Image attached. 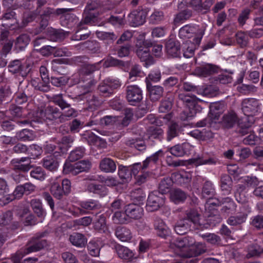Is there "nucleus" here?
Returning a JSON list of instances; mask_svg holds the SVG:
<instances>
[{"label":"nucleus","instance_id":"e433bc0d","mask_svg":"<svg viewBox=\"0 0 263 263\" xmlns=\"http://www.w3.org/2000/svg\"><path fill=\"white\" fill-rule=\"evenodd\" d=\"M191 162L196 166L201 165H212L216 162V160L214 158H209L205 159L203 157H198L191 159Z\"/></svg>","mask_w":263,"mask_h":263},{"label":"nucleus","instance_id":"c9c22d12","mask_svg":"<svg viewBox=\"0 0 263 263\" xmlns=\"http://www.w3.org/2000/svg\"><path fill=\"white\" fill-rule=\"evenodd\" d=\"M118 175L123 182H126L131 178V172L127 167L120 165L118 166Z\"/></svg>","mask_w":263,"mask_h":263},{"label":"nucleus","instance_id":"6e6d98bb","mask_svg":"<svg viewBox=\"0 0 263 263\" xmlns=\"http://www.w3.org/2000/svg\"><path fill=\"white\" fill-rule=\"evenodd\" d=\"M96 34L99 39L102 40H110L114 41L117 39V36L113 33L97 31Z\"/></svg>","mask_w":263,"mask_h":263},{"label":"nucleus","instance_id":"4be33fe9","mask_svg":"<svg viewBox=\"0 0 263 263\" xmlns=\"http://www.w3.org/2000/svg\"><path fill=\"white\" fill-rule=\"evenodd\" d=\"M43 164L44 167L51 171H56L59 166V162L53 155H50L43 159Z\"/></svg>","mask_w":263,"mask_h":263},{"label":"nucleus","instance_id":"7ed1b4c3","mask_svg":"<svg viewBox=\"0 0 263 263\" xmlns=\"http://www.w3.org/2000/svg\"><path fill=\"white\" fill-rule=\"evenodd\" d=\"M187 219H183L177 222L175 227V231L179 235L185 234L189 229V224L187 222L190 220L196 227L197 229L208 228L209 224L203 222V220L200 218V215L196 210H190L187 214Z\"/></svg>","mask_w":263,"mask_h":263},{"label":"nucleus","instance_id":"3c124183","mask_svg":"<svg viewBox=\"0 0 263 263\" xmlns=\"http://www.w3.org/2000/svg\"><path fill=\"white\" fill-rule=\"evenodd\" d=\"M138 57L143 61H147L150 58L149 51L147 47L139 48L137 50Z\"/></svg>","mask_w":263,"mask_h":263},{"label":"nucleus","instance_id":"a19ab883","mask_svg":"<svg viewBox=\"0 0 263 263\" xmlns=\"http://www.w3.org/2000/svg\"><path fill=\"white\" fill-rule=\"evenodd\" d=\"M163 19V12L159 10H155L149 16V21L151 24H156L160 23Z\"/></svg>","mask_w":263,"mask_h":263},{"label":"nucleus","instance_id":"ddd939ff","mask_svg":"<svg viewBox=\"0 0 263 263\" xmlns=\"http://www.w3.org/2000/svg\"><path fill=\"white\" fill-rule=\"evenodd\" d=\"M146 15L147 12L145 10H136L129 14V20L133 26L137 27L144 23Z\"/></svg>","mask_w":263,"mask_h":263},{"label":"nucleus","instance_id":"1a4fd4ad","mask_svg":"<svg viewBox=\"0 0 263 263\" xmlns=\"http://www.w3.org/2000/svg\"><path fill=\"white\" fill-rule=\"evenodd\" d=\"M202 33V37H203L204 32L200 29L198 26L186 25L180 29L179 32V36L181 39L183 40L193 38H196L199 33Z\"/></svg>","mask_w":263,"mask_h":263},{"label":"nucleus","instance_id":"393cba45","mask_svg":"<svg viewBox=\"0 0 263 263\" xmlns=\"http://www.w3.org/2000/svg\"><path fill=\"white\" fill-rule=\"evenodd\" d=\"M69 240L73 245L78 247H83L87 243V240L85 236L78 233L71 234L69 237Z\"/></svg>","mask_w":263,"mask_h":263},{"label":"nucleus","instance_id":"9b49d317","mask_svg":"<svg viewBox=\"0 0 263 263\" xmlns=\"http://www.w3.org/2000/svg\"><path fill=\"white\" fill-rule=\"evenodd\" d=\"M126 91L127 99L131 105H134L142 99V91L137 85L127 86Z\"/></svg>","mask_w":263,"mask_h":263},{"label":"nucleus","instance_id":"4c0bfd02","mask_svg":"<svg viewBox=\"0 0 263 263\" xmlns=\"http://www.w3.org/2000/svg\"><path fill=\"white\" fill-rule=\"evenodd\" d=\"M161 79V72L159 70L151 71L145 79L146 86L151 85V82H158Z\"/></svg>","mask_w":263,"mask_h":263},{"label":"nucleus","instance_id":"69168bd1","mask_svg":"<svg viewBox=\"0 0 263 263\" xmlns=\"http://www.w3.org/2000/svg\"><path fill=\"white\" fill-rule=\"evenodd\" d=\"M172 103L171 100L167 99L163 101L159 107V110L162 112L168 111L172 107Z\"/></svg>","mask_w":263,"mask_h":263},{"label":"nucleus","instance_id":"0eeeda50","mask_svg":"<svg viewBox=\"0 0 263 263\" xmlns=\"http://www.w3.org/2000/svg\"><path fill=\"white\" fill-rule=\"evenodd\" d=\"M90 166V162L86 160L80 161L73 164L66 161L64 165L63 172L66 174L76 175L81 172L88 171Z\"/></svg>","mask_w":263,"mask_h":263},{"label":"nucleus","instance_id":"5fc2aeb1","mask_svg":"<svg viewBox=\"0 0 263 263\" xmlns=\"http://www.w3.org/2000/svg\"><path fill=\"white\" fill-rule=\"evenodd\" d=\"M236 41L241 46L247 45L248 41V35L243 32H239L236 34Z\"/></svg>","mask_w":263,"mask_h":263},{"label":"nucleus","instance_id":"72a5a7b5","mask_svg":"<svg viewBox=\"0 0 263 263\" xmlns=\"http://www.w3.org/2000/svg\"><path fill=\"white\" fill-rule=\"evenodd\" d=\"M30 204L34 212L39 217H44L45 216V212L42 209V203L40 199H32L31 200Z\"/></svg>","mask_w":263,"mask_h":263},{"label":"nucleus","instance_id":"412c9836","mask_svg":"<svg viewBox=\"0 0 263 263\" xmlns=\"http://www.w3.org/2000/svg\"><path fill=\"white\" fill-rule=\"evenodd\" d=\"M46 245V241L45 240H37L33 239L30 241L29 246L27 248L26 250L24 252V254L38 251L43 248Z\"/></svg>","mask_w":263,"mask_h":263},{"label":"nucleus","instance_id":"2eb2a0df","mask_svg":"<svg viewBox=\"0 0 263 263\" xmlns=\"http://www.w3.org/2000/svg\"><path fill=\"white\" fill-rule=\"evenodd\" d=\"M31 160L29 157L15 158L11 160V164L14 169L24 172L28 171L32 167L30 165Z\"/></svg>","mask_w":263,"mask_h":263},{"label":"nucleus","instance_id":"bb28decb","mask_svg":"<svg viewBox=\"0 0 263 263\" xmlns=\"http://www.w3.org/2000/svg\"><path fill=\"white\" fill-rule=\"evenodd\" d=\"M147 88L149 92V96L152 101H156L159 99L162 96L163 92V88L160 86H152L149 85Z\"/></svg>","mask_w":263,"mask_h":263},{"label":"nucleus","instance_id":"37998d69","mask_svg":"<svg viewBox=\"0 0 263 263\" xmlns=\"http://www.w3.org/2000/svg\"><path fill=\"white\" fill-rule=\"evenodd\" d=\"M247 218L245 214H240L235 216H231L228 220V223L230 225L236 226L244 222Z\"/></svg>","mask_w":263,"mask_h":263},{"label":"nucleus","instance_id":"f3484780","mask_svg":"<svg viewBox=\"0 0 263 263\" xmlns=\"http://www.w3.org/2000/svg\"><path fill=\"white\" fill-rule=\"evenodd\" d=\"M125 212L127 217L138 219L142 217L143 209L138 204H129L125 206Z\"/></svg>","mask_w":263,"mask_h":263},{"label":"nucleus","instance_id":"c85d7f7f","mask_svg":"<svg viewBox=\"0 0 263 263\" xmlns=\"http://www.w3.org/2000/svg\"><path fill=\"white\" fill-rule=\"evenodd\" d=\"M73 141V138L72 137H64L58 144L59 148L62 153H65L71 146Z\"/></svg>","mask_w":263,"mask_h":263},{"label":"nucleus","instance_id":"dca6fc26","mask_svg":"<svg viewBox=\"0 0 263 263\" xmlns=\"http://www.w3.org/2000/svg\"><path fill=\"white\" fill-rule=\"evenodd\" d=\"M245 180L247 182V183L244 184H238L237 186L236 191L235 193V197L236 200L240 203H245L248 200V196L246 195L250 183L249 182V177H247V179Z\"/></svg>","mask_w":263,"mask_h":263},{"label":"nucleus","instance_id":"f8f14e48","mask_svg":"<svg viewBox=\"0 0 263 263\" xmlns=\"http://www.w3.org/2000/svg\"><path fill=\"white\" fill-rule=\"evenodd\" d=\"M80 205L82 209L76 208L72 211V214L74 216H79L80 214H83L85 213L84 210H93L98 209L100 208V203L95 200H89L87 201H82L80 203Z\"/></svg>","mask_w":263,"mask_h":263},{"label":"nucleus","instance_id":"c756f323","mask_svg":"<svg viewBox=\"0 0 263 263\" xmlns=\"http://www.w3.org/2000/svg\"><path fill=\"white\" fill-rule=\"evenodd\" d=\"M101 246V243L99 240L90 241L88 245V249L90 254L93 256H98Z\"/></svg>","mask_w":263,"mask_h":263},{"label":"nucleus","instance_id":"c03bdc74","mask_svg":"<svg viewBox=\"0 0 263 263\" xmlns=\"http://www.w3.org/2000/svg\"><path fill=\"white\" fill-rule=\"evenodd\" d=\"M126 144L139 151H142L145 148V143L141 140L129 139L126 142Z\"/></svg>","mask_w":263,"mask_h":263},{"label":"nucleus","instance_id":"6e6552de","mask_svg":"<svg viewBox=\"0 0 263 263\" xmlns=\"http://www.w3.org/2000/svg\"><path fill=\"white\" fill-rule=\"evenodd\" d=\"M202 40V33H199L196 38L185 41L183 43L181 46V50L183 56L186 58H190L194 55L195 50L197 49L201 43Z\"/></svg>","mask_w":263,"mask_h":263},{"label":"nucleus","instance_id":"49530a36","mask_svg":"<svg viewBox=\"0 0 263 263\" xmlns=\"http://www.w3.org/2000/svg\"><path fill=\"white\" fill-rule=\"evenodd\" d=\"M29 43V39L26 35H22L17 39L15 43L16 48L21 50L25 48Z\"/></svg>","mask_w":263,"mask_h":263},{"label":"nucleus","instance_id":"39448f33","mask_svg":"<svg viewBox=\"0 0 263 263\" xmlns=\"http://www.w3.org/2000/svg\"><path fill=\"white\" fill-rule=\"evenodd\" d=\"M71 187V182L68 179H63L62 182L59 177L51 180L50 191L56 198L61 199L64 195L68 194Z\"/></svg>","mask_w":263,"mask_h":263},{"label":"nucleus","instance_id":"423d86ee","mask_svg":"<svg viewBox=\"0 0 263 263\" xmlns=\"http://www.w3.org/2000/svg\"><path fill=\"white\" fill-rule=\"evenodd\" d=\"M180 100L186 106V115L185 116H181L182 120H185L190 117H193L196 114L195 107L198 101L199 100L195 96L190 95L185 92H180L178 95Z\"/></svg>","mask_w":263,"mask_h":263},{"label":"nucleus","instance_id":"680f3d73","mask_svg":"<svg viewBox=\"0 0 263 263\" xmlns=\"http://www.w3.org/2000/svg\"><path fill=\"white\" fill-rule=\"evenodd\" d=\"M172 178H174L175 181L178 182L179 183L187 182L190 180V177L186 174L184 176L180 173H175L172 175Z\"/></svg>","mask_w":263,"mask_h":263},{"label":"nucleus","instance_id":"864d4df0","mask_svg":"<svg viewBox=\"0 0 263 263\" xmlns=\"http://www.w3.org/2000/svg\"><path fill=\"white\" fill-rule=\"evenodd\" d=\"M105 80L102 82L99 86V90L100 92L104 96H108L110 94L112 93L111 89L108 85Z\"/></svg>","mask_w":263,"mask_h":263},{"label":"nucleus","instance_id":"7c9ffc66","mask_svg":"<svg viewBox=\"0 0 263 263\" xmlns=\"http://www.w3.org/2000/svg\"><path fill=\"white\" fill-rule=\"evenodd\" d=\"M214 189L212 183L210 181L205 182L202 191L201 196L204 198L210 199L214 195Z\"/></svg>","mask_w":263,"mask_h":263},{"label":"nucleus","instance_id":"603ef678","mask_svg":"<svg viewBox=\"0 0 263 263\" xmlns=\"http://www.w3.org/2000/svg\"><path fill=\"white\" fill-rule=\"evenodd\" d=\"M114 213L112 219L115 223H124L126 221L125 212L122 213L120 211H117Z\"/></svg>","mask_w":263,"mask_h":263},{"label":"nucleus","instance_id":"79ce46f5","mask_svg":"<svg viewBox=\"0 0 263 263\" xmlns=\"http://www.w3.org/2000/svg\"><path fill=\"white\" fill-rule=\"evenodd\" d=\"M28 154L30 156V159H35L41 155L43 150L41 147L36 144H32L30 146L28 149Z\"/></svg>","mask_w":263,"mask_h":263},{"label":"nucleus","instance_id":"8fccbe9b","mask_svg":"<svg viewBox=\"0 0 263 263\" xmlns=\"http://www.w3.org/2000/svg\"><path fill=\"white\" fill-rule=\"evenodd\" d=\"M30 176L31 177L40 180H43L45 178L44 172L40 167H36L32 170L30 172Z\"/></svg>","mask_w":263,"mask_h":263},{"label":"nucleus","instance_id":"b1692460","mask_svg":"<svg viewBox=\"0 0 263 263\" xmlns=\"http://www.w3.org/2000/svg\"><path fill=\"white\" fill-rule=\"evenodd\" d=\"M116 235L117 237L122 241H128L132 238L131 232L128 229L118 227L116 231Z\"/></svg>","mask_w":263,"mask_h":263},{"label":"nucleus","instance_id":"ea45409f","mask_svg":"<svg viewBox=\"0 0 263 263\" xmlns=\"http://www.w3.org/2000/svg\"><path fill=\"white\" fill-rule=\"evenodd\" d=\"M179 130V127L176 123H171L168 126L167 130V137L168 141H171L173 138L178 136Z\"/></svg>","mask_w":263,"mask_h":263},{"label":"nucleus","instance_id":"774afa93","mask_svg":"<svg viewBox=\"0 0 263 263\" xmlns=\"http://www.w3.org/2000/svg\"><path fill=\"white\" fill-rule=\"evenodd\" d=\"M62 258L65 263H76V258L73 254L69 252H65L62 254Z\"/></svg>","mask_w":263,"mask_h":263},{"label":"nucleus","instance_id":"a211bd4d","mask_svg":"<svg viewBox=\"0 0 263 263\" xmlns=\"http://www.w3.org/2000/svg\"><path fill=\"white\" fill-rule=\"evenodd\" d=\"M216 66L210 64H204L201 66L197 67L195 69V73L200 77H205L217 71Z\"/></svg>","mask_w":263,"mask_h":263},{"label":"nucleus","instance_id":"f03ea898","mask_svg":"<svg viewBox=\"0 0 263 263\" xmlns=\"http://www.w3.org/2000/svg\"><path fill=\"white\" fill-rule=\"evenodd\" d=\"M241 106V109L246 117L242 118V121L239 122V125L242 128H248L254 122L253 116L258 111L259 103L255 99H246L242 102Z\"/></svg>","mask_w":263,"mask_h":263},{"label":"nucleus","instance_id":"20e7f679","mask_svg":"<svg viewBox=\"0 0 263 263\" xmlns=\"http://www.w3.org/2000/svg\"><path fill=\"white\" fill-rule=\"evenodd\" d=\"M194 243V238L186 237L177 238L171 243V247L178 255L184 257H191L198 254L193 251L195 248Z\"/></svg>","mask_w":263,"mask_h":263},{"label":"nucleus","instance_id":"e2e57ef3","mask_svg":"<svg viewBox=\"0 0 263 263\" xmlns=\"http://www.w3.org/2000/svg\"><path fill=\"white\" fill-rule=\"evenodd\" d=\"M203 237L211 244H216L220 240V237L214 234H207L203 235Z\"/></svg>","mask_w":263,"mask_h":263},{"label":"nucleus","instance_id":"338daca9","mask_svg":"<svg viewBox=\"0 0 263 263\" xmlns=\"http://www.w3.org/2000/svg\"><path fill=\"white\" fill-rule=\"evenodd\" d=\"M166 33V31L163 27H156L154 28L152 32V35L153 37H160L163 36Z\"/></svg>","mask_w":263,"mask_h":263},{"label":"nucleus","instance_id":"f704fd0d","mask_svg":"<svg viewBox=\"0 0 263 263\" xmlns=\"http://www.w3.org/2000/svg\"><path fill=\"white\" fill-rule=\"evenodd\" d=\"M173 184V180L171 178L167 177L164 178L160 183L159 190L161 195L169 192L170 187Z\"/></svg>","mask_w":263,"mask_h":263},{"label":"nucleus","instance_id":"473e14b6","mask_svg":"<svg viewBox=\"0 0 263 263\" xmlns=\"http://www.w3.org/2000/svg\"><path fill=\"white\" fill-rule=\"evenodd\" d=\"M232 185V180L228 175H223L221 179V188L224 194H229L230 193Z\"/></svg>","mask_w":263,"mask_h":263},{"label":"nucleus","instance_id":"a18cd8bd","mask_svg":"<svg viewBox=\"0 0 263 263\" xmlns=\"http://www.w3.org/2000/svg\"><path fill=\"white\" fill-rule=\"evenodd\" d=\"M192 15V13L189 10H184L178 13L174 18L175 23H180L189 18Z\"/></svg>","mask_w":263,"mask_h":263},{"label":"nucleus","instance_id":"4468645a","mask_svg":"<svg viewBox=\"0 0 263 263\" xmlns=\"http://www.w3.org/2000/svg\"><path fill=\"white\" fill-rule=\"evenodd\" d=\"M193 146L190 143L185 142L181 144H177L171 147L169 151L176 157H182L190 154L193 150Z\"/></svg>","mask_w":263,"mask_h":263},{"label":"nucleus","instance_id":"6ab92c4d","mask_svg":"<svg viewBox=\"0 0 263 263\" xmlns=\"http://www.w3.org/2000/svg\"><path fill=\"white\" fill-rule=\"evenodd\" d=\"M100 170L105 173H114L116 170V165L113 160L109 158L103 159L100 162Z\"/></svg>","mask_w":263,"mask_h":263},{"label":"nucleus","instance_id":"09e8293b","mask_svg":"<svg viewBox=\"0 0 263 263\" xmlns=\"http://www.w3.org/2000/svg\"><path fill=\"white\" fill-rule=\"evenodd\" d=\"M167 53L173 57H177L179 55V51L177 46L174 43H167L166 46Z\"/></svg>","mask_w":263,"mask_h":263},{"label":"nucleus","instance_id":"aec40b11","mask_svg":"<svg viewBox=\"0 0 263 263\" xmlns=\"http://www.w3.org/2000/svg\"><path fill=\"white\" fill-rule=\"evenodd\" d=\"M154 228L157 234L161 237L165 238L170 234L168 228L161 219H157L155 221Z\"/></svg>","mask_w":263,"mask_h":263},{"label":"nucleus","instance_id":"a878e982","mask_svg":"<svg viewBox=\"0 0 263 263\" xmlns=\"http://www.w3.org/2000/svg\"><path fill=\"white\" fill-rule=\"evenodd\" d=\"M171 200L176 204L183 202L186 198V194L180 189H174L170 193Z\"/></svg>","mask_w":263,"mask_h":263},{"label":"nucleus","instance_id":"0e129e2a","mask_svg":"<svg viewBox=\"0 0 263 263\" xmlns=\"http://www.w3.org/2000/svg\"><path fill=\"white\" fill-rule=\"evenodd\" d=\"M129 53V48L128 46H122L117 51L114 50L112 51V54H118L119 57H124L127 56Z\"/></svg>","mask_w":263,"mask_h":263},{"label":"nucleus","instance_id":"2f4dec72","mask_svg":"<svg viewBox=\"0 0 263 263\" xmlns=\"http://www.w3.org/2000/svg\"><path fill=\"white\" fill-rule=\"evenodd\" d=\"M18 140L23 141L33 140L35 136L32 132L28 129H24L16 134Z\"/></svg>","mask_w":263,"mask_h":263},{"label":"nucleus","instance_id":"13d9d810","mask_svg":"<svg viewBox=\"0 0 263 263\" xmlns=\"http://www.w3.org/2000/svg\"><path fill=\"white\" fill-rule=\"evenodd\" d=\"M121 121L119 117L113 116H106L101 119V123L103 125H109L115 123L117 121Z\"/></svg>","mask_w":263,"mask_h":263},{"label":"nucleus","instance_id":"de8ad7c7","mask_svg":"<svg viewBox=\"0 0 263 263\" xmlns=\"http://www.w3.org/2000/svg\"><path fill=\"white\" fill-rule=\"evenodd\" d=\"M95 228L96 229L101 232H105L107 230L105 218L103 215H100L99 219L95 222Z\"/></svg>","mask_w":263,"mask_h":263},{"label":"nucleus","instance_id":"cd10ccee","mask_svg":"<svg viewBox=\"0 0 263 263\" xmlns=\"http://www.w3.org/2000/svg\"><path fill=\"white\" fill-rule=\"evenodd\" d=\"M89 192L98 194L101 197L105 196L107 193V189L101 185H97L93 183L89 184L87 187Z\"/></svg>","mask_w":263,"mask_h":263},{"label":"nucleus","instance_id":"bf43d9fd","mask_svg":"<svg viewBox=\"0 0 263 263\" xmlns=\"http://www.w3.org/2000/svg\"><path fill=\"white\" fill-rule=\"evenodd\" d=\"M236 120V117L234 114H230L223 117V122L227 127H231Z\"/></svg>","mask_w":263,"mask_h":263},{"label":"nucleus","instance_id":"f257e3e1","mask_svg":"<svg viewBox=\"0 0 263 263\" xmlns=\"http://www.w3.org/2000/svg\"><path fill=\"white\" fill-rule=\"evenodd\" d=\"M99 69V64L86 65L81 69L80 74H75L72 79L77 80L74 83H79L78 89L79 95H83L90 92L96 84L95 81L90 74Z\"/></svg>","mask_w":263,"mask_h":263},{"label":"nucleus","instance_id":"052dcab7","mask_svg":"<svg viewBox=\"0 0 263 263\" xmlns=\"http://www.w3.org/2000/svg\"><path fill=\"white\" fill-rule=\"evenodd\" d=\"M105 81L108 83V85L111 89L112 92L114 89L118 88L121 86V83L118 79L109 78L105 79Z\"/></svg>","mask_w":263,"mask_h":263},{"label":"nucleus","instance_id":"58836bf2","mask_svg":"<svg viewBox=\"0 0 263 263\" xmlns=\"http://www.w3.org/2000/svg\"><path fill=\"white\" fill-rule=\"evenodd\" d=\"M84 153L85 149L83 147H78L71 152L68 158L69 160L70 161H77L84 156Z\"/></svg>","mask_w":263,"mask_h":263},{"label":"nucleus","instance_id":"9d476101","mask_svg":"<svg viewBox=\"0 0 263 263\" xmlns=\"http://www.w3.org/2000/svg\"><path fill=\"white\" fill-rule=\"evenodd\" d=\"M156 193L153 192L148 196L146 203V210L148 212L157 210L164 203L163 196L161 195V196H159Z\"/></svg>","mask_w":263,"mask_h":263},{"label":"nucleus","instance_id":"4d7b16f0","mask_svg":"<svg viewBox=\"0 0 263 263\" xmlns=\"http://www.w3.org/2000/svg\"><path fill=\"white\" fill-rule=\"evenodd\" d=\"M142 72L139 67L137 65L134 66L130 72H129V79L131 81H134L137 77H142Z\"/></svg>","mask_w":263,"mask_h":263},{"label":"nucleus","instance_id":"5701e85b","mask_svg":"<svg viewBox=\"0 0 263 263\" xmlns=\"http://www.w3.org/2000/svg\"><path fill=\"white\" fill-rule=\"evenodd\" d=\"M116 251L118 256L125 260L130 261L134 258V253L125 247L118 246L116 247Z\"/></svg>","mask_w":263,"mask_h":263}]
</instances>
